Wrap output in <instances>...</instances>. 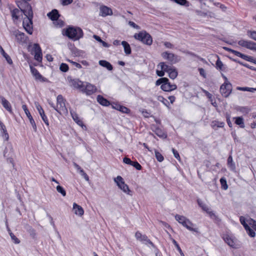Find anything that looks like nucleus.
Returning <instances> with one entry per match:
<instances>
[{"label":"nucleus","instance_id":"37998d69","mask_svg":"<svg viewBox=\"0 0 256 256\" xmlns=\"http://www.w3.org/2000/svg\"><path fill=\"white\" fill-rule=\"evenodd\" d=\"M238 57L249 62H253L254 61V60L252 56L246 55L241 52H240Z\"/></svg>","mask_w":256,"mask_h":256},{"label":"nucleus","instance_id":"9b49d317","mask_svg":"<svg viewBox=\"0 0 256 256\" xmlns=\"http://www.w3.org/2000/svg\"><path fill=\"white\" fill-rule=\"evenodd\" d=\"M56 106L58 107L60 112L62 113V112L64 114H67L68 112L65 104L66 100L62 96L61 94L58 95L56 98Z\"/></svg>","mask_w":256,"mask_h":256},{"label":"nucleus","instance_id":"393cba45","mask_svg":"<svg viewBox=\"0 0 256 256\" xmlns=\"http://www.w3.org/2000/svg\"><path fill=\"white\" fill-rule=\"evenodd\" d=\"M36 108H37L38 110V112H39L42 120H43V121L44 122L45 124L48 126L49 125L48 120L47 116H46V115L44 114V112L43 108L40 104H38V106H36Z\"/></svg>","mask_w":256,"mask_h":256},{"label":"nucleus","instance_id":"c03bdc74","mask_svg":"<svg viewBox=\"0 0 256 256\" xmlns=\"http://www.w3.org/2000/svg\"><path fill=\"white\" fill-rule=\"evenodd\" d=\"M173 2L182 6L188 7L190 6V2L187 0H173Z\"/></svg>","mask_w":256,"mask_h":256},{"label":"nucleus","instance_id":"e433bc0d","mask_svg":"<svg viewBox=\"0 0 256 256\" xmlns=\"http://www.w3.org/2000/svg\"><path fill=\"white\" fill-rule=\"evenodd\" d=\"M122 44L124 48V52L126 55H129L132 53V50L130 44L126 41H122Z\"/></svg>","mask_w":256,"mask_h":256},{"label":"nucleus","instance_id":"39448f33","mask_svg":"<svg viewBox=\"0 0 256 256\" xmlns=\"http://www.w3.org/2000/svg\"><path fill=\"white\" fill-rule=\"evenodd\" d=\"M114 182L116 183L118 187L124 192L129 195H132V192L130 190L128 185L125 184L121 176H118L115 178Z\"/></svg>","mask_w":256,"mask_h":256},{"label":"nucleus","instance_id":"69168bd1","mask_svg":"<svg viewBox=\"0 0 256 256\" xmlns=\"http://www.w3.org/2000/svg\"><path fill=\"white\" fill-rule=\"evenodd\" d=\"M226 122H227V124H228V126L230 128H232V124L230 121V115L228 113H226Z\"/></svg>","mask_w":256,"mask_h":256},{"label":"nucleus","instance_id":"7ed1b4c3","mask_svg":"<svg viewBox=\"0 0 256 256\" xmlns=\"http://www.w3.org/2000/svg\"><path fill=\"white\" fill-rule=\"evenodd\" d=\"M134 38L147 46H151L152 44V38L150 34L146 30H142L138 33H136Z\"/></svg>","mask_w":256,"mask_h":256},{"label":"nucleus","instance_id":"4468645a","mask_svg":"<svg viewBox=\"0 0 256 256\" xmlns=\"http://www.w3.org/2000/svg\"><path fill=\"white\" fill-rule=\"evenodd\" d=\"M112 108L120 112L123 114H129L130 113V110L128 108L120 104L118 102H113L111 104Z\"/></svg>","mask_w":256,"mask_h":256},{"label":"nucleus","instance_id":"bf43d9fd","mask_svg":"<svg viewBox=\"0 0 256 256\" xmlns=\"http://www.w3.org/2000/svg\"><path fill=\"white\" fill-rule=\"evenodd\" d=\"M186 218L184 216H180L178 214L175 216V219L180 224L184 220H186Z\"/></svg>","mask_w":256,"mask_h":256},{"label":"nucleus","instance_id":"9d476101","mask_svg":"<svg viewBox=\"0 0 256 256\" xmlns=\"http://www.w3.org/2000/svg\"><path fill=\"white\" fill-rule=\"evenodd\" d=\"M30 65V72L32 76L34 77V78L36 80H40L41 82H48V80L44 77L36 68L34 66H32V64L28 62Z\"/></svg>","mask_w":256,"mask_h":256},{"label":"nucleus","instance_id":"e2e57ef3","mask_svg":"<svg viewBox=\"0 0 256 256\" xmlns=\"http://www.w3.org/2000/svg\"><path fill=\"white\" fill-rule=\"evenodd\" d=\"M54 22V24L60 28H62L64 26V21L62 20H60L59 18H58L56 20H55Z\"/></svg>","mask_w":256,"mask_h":256},{"label":"nucleus","instance_id":"412c9836","mask_svg":"<svg viewBox=\"0 0 256 256\" xmlns=\"http://www.w3.org/2000/svg\"><path fill=\"white\" fill-rule=\"evenodd\" d=\"M210 126L213 130H216L218 128H223L225 126V123L218 120H214L211 122Z\"/></svg>","mask_w":256,"mask_h":256},{"label":"nucleus","instance_id":"ea45409f","mask_svg":"<svg viewBox=\"0 0 256 256\" xmlns=\"http://www.w3.org/2000/svg\"><path fill=\"white\" fill-rule=\"evenodd\" d=\"M20 11L18 9L15 8L11 10V14L12 18L14 20H18L20 17Z\"/></svg>","mask_w":256,"mask_h":256},{"label":"nucleus","instance_id":"2eb2a0df","mask_svg":"<svg viewBox=\"0 0 256 256\" xmlns=\"http://www.w3.org/2000/svg\"><path fill=\"white\" fill-rule=\"evenodd\" d=\"M22 108L23 110H24V112L26 114V115L27 117L29 119L30 123L31 124L32 126V128H33L34 130V132H36L37 128H36V124L34 118H32V116L30 114V113L29 112L26 105V104H23L22 106Z\"/></svg>","mask_w":256,"mask_h":256},{"label":"nucleus","instance_id":"4be33fe9","mask_svg":"<svg viewBox=\"0 0 256 256\" xmlns=\"http://www.w3.org/2000/svg\"><path fill=\"white\" fill-rule=\"evenodd\" d=\"M14 155V149L10 143H8L4 150V157L10 156Z\"/></svg>","mask_w":256,"mask_h":256},{"label":"nucleus","instance_id":"6ab92c4d","mask_svg":"<svg viewBox=\"0 0 256 256\" xmlns=\"http://www.w3.org/2000/svg\"><path fill=\"white\" fill-rule=\"evenodd\" d=\"M14 34L15 36L17 42L19 43L25 42L26 38V35L24 32L17 30L14 32Z\"/></svg>","mask_w":256,"mask_h":256},{"label":"nucleus","instance_id":"a18cd8bd","mask_svg":"<svg viewBox=\"0 0 256 256\" xmlns=\"http://www.w3.org/2000/svg\"><path fill=\"white\" fill-rule=\"evenodd\" d=\"M157 99L158 101L162 102V104L164 106H166V107H168V108H170V104L169 102L168 101V100L165 98L164 96H158Z\"/></svg>","mask_w":256,"mask_h":256},{"label":"nucleus","instance_id":"dca6fc26","mask_svg":"<svg viewBox=\"0 0 256 256\" xmlns=\"http://www.w3.org/2000/svg\"><path fill=\"white\" fill-rule=\"evenodd\" d=\"M82 91L90 96L96 92L97 91V88L94 85L87 82L86 86L84 85Z\"/></svg>","mask_w":256,"mask_h":256},{"label":"nucleus","instance_id":"7c9ffc66","mask_svg":"<svg viewBox=\"0 0 256 256\" xmlns=\"http://www.w3.org/2000/svg\"><path fill=\"white\" fill-rule=\"evenodd\" d=\"M98 64L100 66L106 68L108 70L110 71L112 70H113L112 65L107 60H100L98 62Z\"/></svg>","mask_w":256,"mask_h":256},{"label":"nucleus","instance_id":"f704fd0d","mask_svg":"<svg viewBox=\"0 0 256 256\" xmlns=\"http://www.w3.org/2000/svg\"><path fill=\"white\" fill-rule=\"evenodd\" d=\"M165 86L166 87L162 90L165 92H171L177 88V86L175 84H171L170 81L168 82Z\"/></svg>","mask_w":256,"mask_h":256},{"label":"nucleus","instance_id":"6e6552de","mask_svg":"<svg viewBox=\"0 0 256 256\" xmlns=\"http://www.w3.org/2000/svg\"><path fill=\"white\" fill-rule=\"evenodd\" d=\"M238 44L242 47L252 50L256 51V42L251 40L241 39L238 42Z\"/></svg>","mask_w":256,"mask_h":256},{"label":"nucleus","instance_id":"774afa93","mask_svg":"<svg viewBox=\"0 0 256 256\" xmlns=\"http://www.w3.org/2000/svg\"><path fill=\"white\" fill-rule=\"evenodd\" d=\"M172 152H173L174 158H176L178 160H180V156L178 152L174 148H172Z\"/></svg>","mask_w":256,"mask_h":256},{"label":"nucleus","instance_id":"603ef678","mask_svg":"<svg viewBox=\"0 0 256 256\" xmlns=\"http://www.w3.org/2000/svg\"><path fill=\"white\" fill-rule=\"evenodd\" d=\"M228 58L232 62H236V63H238L239 64H240L241 66H244V67H246L248 68H249L250 67V66L249 64H244V62H240V60H237V59H235V58H230V57H228Z\"/></svg>","mask_w":256,"mask_h":256},{"label":"nucleus","instance_id":"49530a36","mask_svg":"<svg viewBox=\"0 0 256 256\" xmlns=\"http://www.w3.org/2000/svg\"><path fill=\"white\" fill-rule=\"evenodd\" d=\"M220 181L222 188L224 190H226L228 188V185L227 184L226 178L224 177H222L220 178Z\"/></svg>","mask_w":256,"mask_h":256},{"label":"nucleus","instance_id":"58836bf2","mask_svg":"<svg viewBox=\"0 0 256 256\" xmlns=\"http://www.w3.org/2000/svg\"><path fill=\"white\" fill-rule=\"evenodd\" d=\"M218 60L216 62V68L220 70L224 71L225 68L224 66V64L220 60L219 56H217Z\"/></svg>","mask_w":256,"mask_h":256},{"label":"nucleus","instance_id":"1a4fd4ad","mask_svg":"<svg viewBox=\"0 0 256 256\" xmlns=\"http://www.w3.org/2000/svg\"><path fill=\"white\" fill-rule=\"evenodd\" d=\"M30 0H16V4L17 6L20 9V11L23 12L28 11L32 10L31 5L29 4Z\"/></svg>","mask_w":256,"mask_h":256},{"label":"nucleus","instance_id":"f257e3e1","mask_svg":"<svg viewBox=\"0 0 256 256\" xmlns=\"http://www.w3.org/2000/svg\"><path fill=\"white\" fill-rule=\"evenodd\" d=\"M62 34L74 41L78 40L84 36L83 31L80 28L72 26H69L64 29Z\"/></svg>","mask_w":256,"mask_h":256},{"label":"nucleus","instance_id":"cd10ccee","mask_svg":"<svg viewBox=\"0 0 256 256\" xmlns=\"http://www.w3.org/2000/svg\"><path fill=\"white\" fill-rule=\"evenodd\" d=\"M71 82L72 86L77 89H80L82 90V89L84 88L83 82L78 79L71 80Z\"/></svg>","mask_w":256,"mask_h":256},{"label":"nucleus","instance_id":"3c124183","mask_svg":"<svg viewBox=\"0 0 256 256\" xmlns=\"http://www.w3.org/2000/svg\"><path fill=\"white\" fill-rule=\"evenodd\" d=\"M60 70L62 72H67L69 70L68 64L66 63H62L60 66Z\"/></svg>","mask_w":256,"mask_h":256},{"label":"nucleus","instance_id":"f03ea898","mask_svg":"<svg viewBox=\"0 0 256 256\" xmlns=\"http://www.w3.org/2000/svg\"><path fill=\"white\" fill-rule=\"evenodd\" d=\"M22 13L26 16L23 20L22 25L26 31L30 34H32L33 32L32 28V18L33 12L32 10L23 12Z\"/></svg>","mask_w":256,"mask_h":256},{"label":"nucleus","instance_id":"79ce46f5","mask_svg":"<svg viewBox=\"0 0 256 256\" xmlns=\"http://www.w3.org/2000/svg\"><path fill=\"white\" fill-rule=\"evenodd\" d=\"M170 239L172 240L173 244L176 247L177 250L180 252V256H184V252H182V251L180 246H179L177 242L174 239L172 238L170 235Z\"/></svg>","mask_w":256,"mask_h":256},{"label":"nucleus","instance_id":"c756f323","mask_svg":"<svg viewBox=\"0 0 256 256\" xmlns=\"http://www.w3.org/2000/svg\"><path fill=\"white\" fill-rule=\"evenodd\" d=\"M158 66H160L161 70H163L164 72H168L170 71L174 68L172 66H170L166 64L164 62H160L158 64Z\"/></svg>","mask_w":256,"mask_h":256},{"label":"nucleus","instance_id":"5701e85b","mask_svg":"<svg viewBox=\"0 0 256 256\" xmlns=\"http://www.w3.org/2000/svg\"><path fill=\"white\" fill-rule=\"evenodd\" d=\"M0 130L1 136L4 138V140L8 141L9 139V135L5 125L1 121H0Z\"/></svg>","mask_w":256,"mask_h":256},{"label":"nucleus","instance_id":"a878e982","mask_svg":"<svg viewBox=\"0 0 256 256\" xmlns=\"http://www.w3.org/2000/svg\"><path fill=\"white\" fill-rule=\"evenodd\" d=\"M47 16L48 18L52 21L58 20L60 16L58 10L56 9H54L51 12H49Z\"/></svg>","mask_w":256,"mask_h":256},{"label":"nucleus","instance_id":"4c0bfd02","mask_svg":"<svg viewBox=\"0 0 256 256\" xmlns=\"http://www.w3.org/2000/svg\"><path fill=\"white\" fill-rule=\"evenodd\" d=\"M0 52L1 54L2 55V56L6 58V60L7 61L8 63L11 64H12V60L8 54L0 46Z\"/></svg>","mask_w":256,"mask_h":256},{"label":"nucleus","instance_id":"f8f14e48","mask_svg":"<svg viewBox=\"0 0 256 256\" xmlns=\"http://www.w3.org/2000/svg\"><path fill=\"white\" fill-rule=\"evenodd\" d=\"M150 128L159 138L162 139H165L167 138L168 135L166 132L160 128L158 126L153 124L151 126Z\"/></svg>","mask_w":256,"mask_h":256},{"label":"nucleus","instance_id":"052dcab7","mask_svg":"<svg viewBox=\"0 0 256 256\" xmlns=\"http://www.w3.org/2000/svg\"><path fill=\"white\" fill-rule=\"evenodd\" d=\"M248 234V236L252 238H254L255 236L256 232H255L250 228V226L248 227L245 230Z\"/></svg>","mask_w":256,"mask_h":256},{"label":"nucleus","instance_id":"4d7b16f0","mask_svg":"<svg viewBox=\"0 0 256 256\" xmlns=\"http://www.w3.org/2000/svg\"><path fill=\"white\" fill-rule=\"evenodd\" d=\"M224 50H225L226 51L230 52L233 54H234L235 56H238L240 52H238L237 50H232L230 48H228V47H224Z\"/></svg>","mask_w":256,"mask_h":256},{"label":"nucleus","instance_id":"6e6d98bb","mask_svg":"<svg viewBox=\"0 0 256 256\" xmlns=\"http://www.w3.org/2000/svg\"><path fill=\"white\" fill-rule=\"evenodd\" d=\"M56 190L59 193L61 194L63 196H66V192L62 186H61L58 185L56 186Z\"/></svg>","mask_w":256,"mask_h":256},{"label":"nucleus","instance_id":"5fc2aeb1","mask_svg":"<svg viewBox=\"0 0 256 256\" xmlns=\"http://www.w3.org/2000/svg\"><path fill=\"white\" fill-rule=\"evenodd\" d=\"M155 156L158 161L162 162L164 160V158L162 155L157 150H155Z\"/></svg>","mask_w":256,"mask_h":256},{"label":"nucleus","instance_id":"72a5a7b5","mask_svg":"<svg viewBox=\"0 0 256 256\" xmlns=\"http://www.w3.org/2000/svg\"><path fill=\"white\" fill-rule=\"evenodd\" d=\"M234 124L240 126V128H244L245 127L244 120L242 116L234 117Z\"/></svg>","mask_w":256,"mask_h":256},{"label":"nucleus","instance_id":"09e8293b","mask_svg":"<svg viewBox=\"0 0 256 256\" xmlns=\"http://www.w3.org/2000/svg\"><path fill=\"white\" fill-rule=\"evenodd\" d=\"M240 221L241 224L244 227L245 230L247 228H248V227H249L250 226V224H248V222L247 220H246L245 218L243 216H240Z\"/></svg>","mask_w":256,"mask_h":256},{"label":"nucleus","instance_id":"0e129e2a","mask_svg":"<svg viewBox=\"0 0 256 256\" xmlns=\"http://www.w3.org/2000/svg\"><path fill=\"white\" fill-rule=\"evenodd\" d=\"M197 203L198 206L200 207L203 210H205V208H206V207H208L206 204H205L204 202H202V200H201L200 199L197 200Z\"/></svg>","mask_w":256,"mask_h":256},{"label":"nucleus","instance_id":"473e14b6","mask_svg":"<svg viewBox=\"0 0 256 256\" xmlns=\"http://www.w3.org/2000/svg\"><path fill=\"white\" fill-rule=\"evenodd\" d=\"M168 81H169V80L167 78H165V77L161 78H158L156 81V86H160L161 84L160 88L162 90V88H164L166 87L165 85L166 84V82H168Z\"/></svg>","mask_w":256,"mask_h":256},{"label":"nucleus","instance_id":"2f4dec72","mask_svg":"<svg viewBox=\"0 0 256 256\" xmlns=\"http://www.w3.org/2000/svg\"><path fill=\"white\" fill-rule=\"evenodd\" d=\"M236 109L237 111L240 112L244 115L248 114L251 110L250 108L248 106H238Z\"/></svg>","mask_w":256,"mask_h":256},{"label":"nucleus","instance_id":"c85d7f7f","mask_svg":"<svg viewBox=\"0 0 256 256\" xmlns=\"http://www.w3.org/2000/svg\"><path fill=\"white\" fill-rule=\"evenodd\" d=\"M70 114L74 120L79 126H82L83 122L80 120L78 117V114L72 110H70Z\"/></svg>","mask_w":256,"mask_h":256},{"label":"nucleus","instance_id":"0eeeda50","mask_svg":"<svg viewBox=\"0 0 256 256\" xmlns=\"http://www.w3.org/2000/svg\"><path fill=\"white\" fill-rule=\"evenodd\" d=\"M232 86L230 82L223 83L220 86V92L224 98H228L231 94Z\"/></svg>","mask_w":256,"mask_h":256},{"label":"nucleus","instance_id":"a19ab883","mask_svg":"<svg viewBox=\"0 0 256 256\" xmlns=\"http://www.w3.org/2000/svg\"><path fill=\"white\" fill-rule=\"evenodd\" d=\"M168 76L172 80L175 79L178 75V72L176 68L174 67L173 68L172 70L168 72Z\"/></svg>","mask_w":256,"mask_h":256},{"label":"nucleus","instance_id":"680f3d73","mask_svg":"<svg viewBox=\"0 0 256 256\" xmlns=\"http://www.w3.org/2000/svg\"><path fill=\"white\" fill-rule=\"evenodd\" d=\"M248 222L255 230H256V221L251 218L247 220Z\"/></svg>","mask_w":256,"mask_h":256},{"label":"nucleus","instance_id":"a211bd4d","mask_svg":"<svg viewBox=\"0 0 256 256\" xmlns=\"http://www.w3.org/2000/svg\"><path fill=\"white\" fill-rule=\"evenodd\" d=\"M184 227L186 228L190 231L198 232V228H194V224L188 218H186V220H184L181 224Z\"/></svg>","mask_w":256,"mask_h":256},{"label":"nucleus","instance_id":"c9c22d12","mask_svg":"<svg viewBox=\"0 0 256 256\" xmlns=\"http://www.w3.org/2000/svg\"><path fill=\"white\" fill-rule=\"evenodd\" d=\"M227 165L228 168L232 171H234L236 170V165L233 162L232 157V155H230L227 160Z\"/></svg>","mask_w":256,"mask_h":256},{"label":"nucleus","instance_id":"338daca9","mask_svg":"<svg viewBox=\"0 0 256 256\" xmlns=\"http://www.w3.org/2000/svg\"><path fill=\"white\" fill-rule=\"evenodd\" d=\"M60 4L63 6H66L71 4L73 0H60Z\"/></svg>","mask_w":256,"mask_h":256},{"label":"nucleus","instance_id":"864d4df0","mask_svg":"<svg viewBox=\"0 0 256 256\" xmlns=\"http://www.w3.org/2000/svg\"><path fill=\"white\" fill-rule=\"evenodd\" d=\"M247 35L250 38L256 41V31L248 30L247 32Z\"/></svg>","mask_w":256,"mask_h":256},{"label":"nucleus","instance_id":"8fccbe9b","mask_svg":"<svg viewBox=\"0 0 256 256\" xmlns=\"http://www.w3.org/2000/svg\"><path fill=\"white\" fill-rule=\"evenodd\" d=\"M224 240L228 246L231 247H234V243L232 239L230 236H226L224 238Z\"/></svg>","mask_w":256,"mask_h":256},{"label":"nucleus","instance_id":"20e7f679","mask_svg":"<svg viewBox=\"0 0 256 256\" xmlns=\"http://www.w3.org/2000/svg\"><path fill=\"white\" fill-rule=\"evenodd\" d=\"M162 56L164 60H168L172 65L180 60V56L168 52H163L162 54Z\"/></svg>","mask_w":256,"mask_h":256},{"label":"nucleus","instance_id":"b1692460","mask_svg":"<svg viewBox=\"0 0 256 256\" xmlns=\"http://www.w3.org/2000/svg\"><path fill=\"white\" fill-rule=\"evenodd\" d=\"M96 100L99 104L104 106H108L112 104L108 100L104 98L102 95H98L97 96Z\"/></svg>","mask_w":256,"mask_h":256},{"label":"nucleus","instance_id":"aec40b11","mask_svg":"<svg viewBox=\"0 0 256 256\" xmlns=\"http://www.w3.org/2000/svg\"><path fill=\"white\" fill-rule=\"evenodd\" d=\"M0 99L2 100V104L4 108L10 114H13L12 106L10 102L2 96H0Z\"/></svg>","mask_w":256,"mask_h":256},{"label":"nucleus","instance_id":"ddd939ff","mask_svg":"<svg viewBox=\"0 0 256 256\" xmlns=\"http://www.w3.org/2000/svg\"><path fill=\"white\" fill-rule=\"evenodd\" d=\"M33 50L34 52V59L38 62H41L42 59V54L40 44L38 43L34 44Z\"/></svg>","mask_w":256,"mask_h":256},{"label":"nucleus","instance_id":"13d9d810","mask_svg":"<svg viewBox=\"0 0 256 256\" xmlns=\"http://www.w3.org/2000/svg\"><path fill=\"white\" fill-rule=\"evenodd\" d=\"M136 168V170H140L142 169V166L136 161H132L131 165Z\"/></svg>","mask_w":256,"mask_h":256},{"label":"nucleus","instance_id":"de8ad7c7","mask_svg":"<svg viewBox=\"0 0 256 256\" xmlns=\"http://www.w3.org/2000/svg\"><path fill=\"white\" fill-rule=\"evenodd\" d=\"M209 216L216 223H219L221 221V220L218 217V216L215 214L214 212H211Z\"/></svg>","mask_w":256,"mask_h":256},{"label":"nucleus","instance_id":"bb28decb","mask_svg":"<svg viewBox=\"0 0 256 256\" xmlns=\"http://www.w3.org/2000/svg\"><path fill=\"white\" fill-rule=\"evenodd\" d=\"M73 210L74 213L79 216H82L84 214V210L82 208L75 202L73 204Z\"/></svg>","mask_w":256,"mask_h":256},{"label":"nucleus","instance_id":"423d86ee","mask_svg":"<svg viewBox=\"0 0 256 256\" xmlns=\"http://www.w3.org/2000/svg\"><path fill=\"white\" fill-rule=\"evenodd\" d=\"M135 237L136 240L144 244H150L153 248H156V245L148 238L146 235L142 234L139 231H137L135 234Z\"/></svg>","mask_w":256,"mask_h":256},{"label":"nucleus","instance_id":"f3484780","mask_svg":"<svg viewBox=\"0 0 256 256\" xmlns=\"http://www.w3.org/2000/svg\"><path fill=\"white\" fill-rule=\"evenodd\" d=\"M112 10L106 6H102L100 8V16L102 17H106L112 14Z\"/></svg>","mask_w":256,"mask_h":256}]
</instances>
